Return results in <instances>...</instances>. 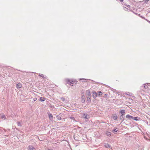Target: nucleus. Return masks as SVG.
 Returning a JSON list of instances; mask_svg holds the SVG:
<instances>
[{
  "label": "nucleus",
  "mask_w": 150,
  "mask_h": 150,
  "mask_svg": "<svg viewBox=\"0 0 150 150\" xmlns=\"http://www.w3.org/2000/svg\"><path fill=\"white\" fill-rule=\"evenodd\" d=\"M17 124L18 126H22V125L21 124V123L19 122H17Z\"/></svg>",
  "instance_id": "19"
},
{
  "label": "nucleus",
  "mask_w": 150,
  "mask_h": 150,
  "mask_svg": "<svg viewBox=\"0 0 150 150\" xmlns=\"http://www.w3.org/2000/svg\"><path fill=\"white\" fill-rule=\"evenodd\" d=\"M149 0H144V1L145 2V3H147V2L149 1Z\"/></svg>",
  "instance_id": "23"
},
{
  "label": "nucleus",
  "mask_w": 150,
  "mask_h": 150,
  "mask_svg": "<svg viewBox=\"0 0 150 150\" xmlns=\"http://www.w3.org/2000/svg\"><path fill=\"white\" fill-rule=\"evenodd\" d=\"M86 93L88 101L89 102L91 101V97L90 91L89 90H87L86 91Z\"/></svg>",
  "instance_id": "1"
},
{
  "label": "nucleus",
  "mask_w": 150,
  "mask_h": 150,
  "mask_svg": "<svg viewBox=\"0 0 150 150\" xmlns=\"http://www.w3.org/2000/svg\"><path fill=\"white\" fill-rule=\"evenodd\" d=\"M118 129H114L112 131V132L115 134L116 132L118 131Z\"/></svg>",
  "instance_id": "14"
},
{
  "label": "nucleus",
  "mask_w": 150,
  "mask_h": 150,
  "mask_svg": "<svg viewBox=\"0 0 150 150\" xmlns=\"http://www.w3.org/2000/svg\"><path fill=\"white\" fill-rule=\"evenodd\" d=\"M39 76L40 77H42L43 78H44V75L43 74H39Z\"/></svg>",
  "instance_id": "18"
},
{
  "label": "nucleus",
  "mask_w": 150,
  "mask_h": 150,
  "mask_svg": "<svg viewBox=\"0 0 150 150\" xmlns=\"http://www.w3.org/2000/svg\"><path fill=\"white\" fill-rule=\"evenodd\" d=\"M28 149L30 150H35V149L32 146H30L28 147Z\"/></svg>",
  "instance_id": "5"
},
{
  "label": "nucleus",
  "mask_w": 150,
  "mask_h": 150,
  "mask_svg": "<svg viewBox=\"0 0 150 150\" xmlns=\"http://www.w3.org/2000/svg\"><path fill=\"white\" fill-rule=\"evenodd\" d=\"M21 83H18L16 85V87L18 88L21 87Z\"/></svg>",
  "instance_id": "9"
},
{
  "label": "nucleus",
  "mask_w": 150,
  "mask_h": 150,
  "mask_svg": "<svg viewBox=\"0 0 150 150\" xmlns=\"http://www.w3.org/2000/svg\"><path fill=\"white\" fill-rule=\"evenodd\" d=\"M105 147H106V148H111V146H110L109 144H106L105 145Z\"/></svg>",
  "instance_id": "12"
},
{
  "label": "nucleus",
  "mask_w": 150,
  "mask_h": 150,
  "mask_svg": "<svg viewBox=\"0 0 150 150\" xmlns=\"http://www.w3.org/2000/svg\"><path fill=\"white\" fill-rule=\"evenodd\" d=\"M83 118H84L85 119H88L89 118V115L86 113H85L83 116Z\"/></svg>",
  "instance_id": "2"
},
{
  "label": "nucleus",
  "mask_w": 150,
  "mask_h": 150,
  "mask_svg": "<svg viewBox=\"0 0 150 150\" xmlns=\"http://www.w3.org/2000/svg\"><path fill=\"white\" fill-rule=\"evenodd\" d=\"M49 117L50 120H51L52 119L53 116L51 114H49Z\"/></svg>",
  "instance_id": "10"
},
{
  "label": "nucleus",
  "mask_w": 150,
  "mask_h": 150,
  "mask_svg": "<svg viewBox=\"0 0 150 150\" xmlns=\"http://www.w3.org/2000/svg\"><path fill=\"white\" fill-rule=\"evenodd\" d=\"M106 135L108 136H109L111 135V133L109 132H107L106 133Z\"/></svg>",
  "instance_id": "11"
},
{
  "label": "nucleus",
  "mask_w": 150,
  "mask_h": 150,
  "mask_svg": "<svg viewBox=\"0 0 150 150\" xmlns=\"http://www.w3.org/2000/svg\"><path fill=\"white\" fill-rule=\"evenodd\" d=\"M112 117L114 120H116L117 117L116 114H114L112 115Z\"/></svg>",
  "instance_id": "7"
},
{
  "label": "nucleus",
  "mask_w": 150,
  "mask_h": 150,
  "mask_svg": "<svg viewBox=\"0 0 150 150\" xmlns=\"http://www.w3.org/2000/svg\"><path fill=\"white\" fill-rule=\"evenodd\" d=\"M144 87L145 88L147 89L148 88V86L145 84L144 85Z\"/></svg>",
  "instance_id": "22"
},
{
  "label": "nucleus",
  "mask_w": 150,
  "mask_h": 150,
  "mask_svg": "<svg viewBox=\"0 0 150 150\" xmlns=\"http://www.w3.org/2000/svg\"><path fill=\"white\" fill-rule=\"evenodd\" d=\"M138 118H139L137 117H133V119L136 121H138L139 120Z\"/></svg>",
  "instance_id": "15"
},
{
  "label": "nucleus",
  "mask_w": 150,
  "mask_h": 150,
  "mask_svg": "<svg viewBox=\"0 0 150 150\" xmlns=\"http://www.w3.org/2000/svg\"><path fill=\"white\" fill-rule=\"evenodd\" d=\"M46 99V98L43 97H41L40 98V101H44Z\"/></svg>",
  "instance_id": "8"
},
{
  "label": "nucleus",
  "mask_w": 150,
  "mask_h": 150,
  "mask_svg": "<svg viewBox=\"0 0 150 150\" xmlns=\"http://www.w3.org/2000/svg\"><path fill=\"white\" fill-rule=\"evenodd\" d=\"M61 99L62 101H64L65 100V99L64 97H62L61 98Z\"/></svg>",
  "instance_id": "21"
},
{
  "label": "nucleus",
  "mask_w": 150,
  "mask_h": 150,
  "mask_svg": "<svg viewBox=\"0 0 150 150\" xmlns=\"http://www.w3.org/2000/svg\"><path fill=\"white\" fill-rule=\"evenodd\" d=\"M106 95H107V94H105V95L106 96Z\"/></svg>",
  "instance_id": "27"
},
{
  "label": "nucleus",
  "mask_w": 150,
  "mask_h": 150,
  "mask_svg": "<svg viewBox=\"0 0 150 150\" xmlns=\"http://www.w3.org/2000/svg\"><path fill=\"white\" fill-rule=\"evenodd\" d=\"M70 118L72 120H75V119H74V117H70Z\"/></svg>",
  "instance_id": "24"
},
{
  "label": "nucleus",
  "mask_w": 150,
  "mask_h": 150,
  "mask_svg": "<svg viewBox=\"0 0 150 150\" xmlns=\"http://www.w3.org/2000/svg\"><path fill=\"white\" fill-rule=\"evenodd\" d=\"M120 119L122 120V121H123L124 120V118L123 117V116L122 115H121L120 117Z\"/></svg>",
  "instance_id": "13"
},
{
  "label": "nucleus",
  "mask_w": 150,
  "mask_h": 150,
  "mask_svg": "<svg viewBox=\"0 0 150 150\" xmlns=\"http://www.w3.org/2000/svg\"><path fill=\"white\" fill-rule=\"evenodd\" d=\"M120 112L121 113V115H122L123 116L124 115L125 113V111L124 110H121Z\"/></svg>",
  "instance_id": "6"
},
{
  "label": "nucleus",
  "mask_w": 150,
  "mask_h": 150,
  "mask_svg": "<svg viewBox=\"0 0 150 150\" xmlns=\"http://www.w3.org/2000/svg\"><path fill=\"white\" fill-rule=\"evenodd\" d=\"M97 96V94L95 91H93V97L95 98Z\"/></svg>",
  "instance_id": "3"
},
{
  "label": "nucleus",
  "mask_w": 150,
  "mask_h": 150,
  "mask_svg": "<svg viewBox=\"0 0 150 150\" xmlns=\"http://www.w3.org/2000/svg\"><path fill=\"white\" fill-rule=\"evenodd\" d=\"M72 82H70V81H69V80H68V82H67V83H68V84H70V85H71V84H73V83H72Z\"/></svg>",
  "instance_id": "17"
},
{
  "label": "nucleus",
  "mask_w": 150,
  "mask_h": 150,
  "mask_svg": "<svg viewBox=\"0 0 150 150\" xmlns=\"http://www.w3.org/2000/svg\"><path fill=\"white\" fill-rule=\"evenodd\" d=\"M1 118L4 120L6 119V117L4 115H2L1 116Z\"/></svg>",
  "instance_id": "16"
},
{
  "label": "nucleus",
  "mask_w": 150,
  "mask_h": 150,
  "mask_svg": "<svg viewBox=\"0 0 150 150\" xmlns=\"http://www.w3.org/2000/svg\"><path fill=\"white\" fill-rule=\"evenodd\" d=\"M98 93H99V94H98L99 96L101 95L102 94V93L101 91H99L98 92Z\"/></svg>",
  "instance_id": "20"
},
{
  "label": "nucleus",
  "mask_w": 150,
  "mask_h": 150,
  "mask_svg": "<svg viewBox=\"0 0 150 150\" xmlns=\"http://www.w3.org/2000/svg\"><path fill=\"white\" fill-rule=\"evenodd\" d=\"M126 117L128 119L131 120L132 119H133V117L129 115H127L126 116Z\"/></svg>",
  "instance_id": "4"
},
{
  "label": "nucleus",
  "mask_w": 150,
  "mask_h": 150,
  "mask_svg": "<svg viewBox=\"0 0 150 150\" xmlns=\"http://www.w3.org/2000/svg\"><path fill=\"white\" fill-rule=\"evenodd\" d=\"M106 95H107V94H105V95L106 96Z\"/></svg>",
  "instance_id": "28"
},
{
  "label": "nucleus",
  "mask_w": 150,
  "mask_h": 150,
  "mask_svg": "<svg viewBox=\"0 0 150 150\" xmlns=\"http://www.w3.org/2000/svg\"><path fill=\"white\" fill-rule=\"evenodd\" d=\"M81 79L82 80H85V79Z\"/></svg>",
  "instance_id": "26"
},
{
  "label": "nucleus",
  "mask_w": 150,
  "mask_h": 150,
  "mask_svg": "<svg viewBox=\"0 0 150 150\" xmlns=\"http://www.w3.org/2000/svg\"><path fill=\"white\" fill-rule=\"evenodd\" d=\"M37 100V98H33V100L34 101H36Z\"/></svg>",
  "instance_id": "25"
}]
</instances>
